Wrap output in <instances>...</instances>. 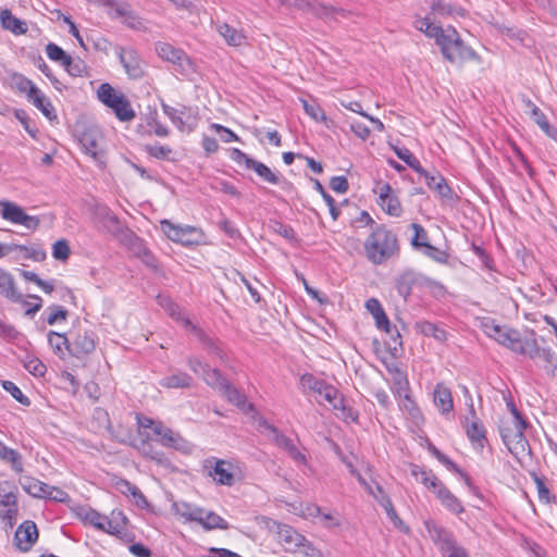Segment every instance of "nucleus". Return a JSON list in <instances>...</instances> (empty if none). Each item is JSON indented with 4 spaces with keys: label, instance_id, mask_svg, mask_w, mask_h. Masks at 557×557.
Wrapping results in <instances>:
<instances>
[{
    "label": "nucleus",
    "instance_id": "nucleus-1",
    "mask_svg": "<svg viewBox=\"0 0 557 557\" xmlns=\"http://www.w3.org/2000/svg\"><path fill=\"white\" fill-rule=\"evenodd\" d=\"M363 249L369 262L381 265L399 255L397 235L385 224H375L363 243Z\"/></svg>",
    "mask_w": 557,
    "mask_h": 557
},
{
    "label": "nucleus",
    "instance_id": "nucleus-2",
    "mask_svg": "<svg viewBox=\"0 0 557 557\" xmlns=\"http://www.w3.org/2000/svg\"><path fill=\"white\" fill-rule=\"evenodd\" d=\"M535 335V332L532 330L530 336L522 337L518 330L510 329L506 332V337L502 346L516 354L529 357L532 360L542 358L546 363L553 367V375H557V358L555 351L549 347H541Z\"/></svg>",
    "mask_w": 557,
    "mask_h": 557
},
{
    "label": "nucleus",
    "instance_id": "nucleus-3",
    "mask_svg": "<svg viewBox=\"0 0 557 557\" xmlns=\"http://www.w3.org/2000/svg\"><path fill=\"white\" fill-rule=\"evenodd\" d=\"M438 48L444 60L449 63L481 62V57L461 39L459 33L453 26H447V34Z\"/></svg>",
    "mask_w": 557,
    "mask_h": 557
},
{
    "label": "nucleus",
    "instance_id": "nucleus-4",
    "mask_svg": "<svg viewBox=\"0 0 557 557\" xmlns=\"http://www.w3.org/2000/svg\"><path fill=\"white\" fill-rule=\"evenodd\" d=\"M528 426L529 422L519 410H515V419L511 423L499 426L500 437L511 454H524L530 449L529 442L524 435Z\"/></svg>",
    "mask_w": 557,
    "mask_h": 557
},
{
    "label": "nucleus",
    "instance_id": "nucleus-5",
    "mask_svg": "<svg viewBox=\"0 0 557 557\" xmlns=\"http://www.w3.org/2000/svg\"><path fill=\"white\" fill-rule=\"evenodd\" d=\"M18 490L8 480L0 481V521L4 528L12 529L18 515Z\"/></svg>",
    "mask_w": 557,
    "mask_h": 557
},
{
    "label": "nucleus",
    "instance_id": "nucleus-6",
    "mask_svg": "<svg viewBox=\"0 0 557 557\" xmlns=\"http://www.w3.org/2000/svg\"><path fill=\"white\" fill-rule=\"evenodd\" d=\"M161 228L169 239L183 246H196L202 242L203 233L190 225H177L168 220L161 221Z\"/></svg>",
    "mask_w": 557,
    "mask_h": 557
},
{
    "label": "nucleus",
    "instance_id": "nucleus-7",
    "mask_svg": "<svg viewBox=\"0 0 557 557\" xmlns=\"http://www.w3.org/2000/svg\"><path fill=\"white\" fill-rule=\"evenodd\" d=\"M433 283V280L409 269L405 270L396 277L395 288L398 295L403 297L404 300H407L416 286H431Z\"/></svg>",
    "mask_w": 557,
    "mask_h": 557
},
{
    "label": "nucleus",
    "instance_id": "nucleus-8",
    "mask_svg": "<svg viewBox=\"0 0 557 557\" xmlns=\"http://www.w3.org/2000/svg\"><path fill=\"white\" fill-rule=\"evenodd\" d=\"M156 50L160 58L176 65L182 74H188L194 70V63L182 49L166 42H159Z\"/></svg>",
    "mask_w": 557,
    "mask_h": 557
},
{
    "label": "nucleus",
    "instance_id": "nucleus-9",
    "mask_svg": "<svg viewBox=\"0 0 557 557\" xmlns=\"http://www.w3.org/2000/svg\"><path fill=\"white\" fill-rule=\"evenodd\" d=\"M97 335L91 330H78L70 339V355L84 358L95 351Z\"/></svg>",
    "mask_w": 557,
    "mask_h": 557
},
{
    "label": "nucleus",
    "instance_id": "nucleus-10",
    "mask_svg": "<svg viewBox=\"0 0 557 557\" xmlns=\"http://www.w3.org/2000/svg\"><path fill=\"white\" fill-rule=\"evenodd\" d=\"M186 329L197 338L202 348L210 355H214L220 360H226V352L222 347V343L207 334L203 330L193 324L189 320H185Z\"/></svg>",
    "mask_w": 557,
    "mask_h": 557
},
{
    "label": "nucleus",
    "instance_id": "nucleus-11",
    "mask_svg": "<svg viewBox=\"0 0 557 557\" xmlns=\"http://www.w3.org/2000/svg\"><path fill=\"white\" fill-rule=\"evenodd\" d=\"M186 329L197 338L202 348L210 355H214L220 360H226V352L222 347V343L207 334L203 330L193 324L189 320H185Z\"/></svg>",
    "mask_w": 557,
    "mask_h": 557
},
{
    "label": "nucleus",
    "instance_id": "nucleus-12",
    "mask_svg": "<svg viewBox=\"0 0 557 557\" xmlns=\"http://www.w3.org/2000/svg\"><path fill=\"white\" fill-rule=\"evenodd\" d=\"M186 329L197 338L202 348L210 355H214L220 360H226V352L222 347V343L207 334L203 330L193 324L189 320H185Z\"/></svg>",
    "mask_w": 557,
    "mask_h": 557
},
{
    "label": "nucleus",
    "instance_id": "nucleus-13",
    "mask_svg": "<svg viewBox=\"0 0 557 557\" xmlns=\"http://www.w3.org/2000/svg\"><path fill=\"white\" fill-rule=\"evenodd\" d=\"M186 329L197 338L202 348L210 355H214L220 360H226V352L222 347V343L207 334L203 330L193 324L189 320H185Z\"/></svg>",
    "mask_w": 557,
    "mask_h": 557
},
{
    "label": "nucleus",
    "instance_id": "nucleus-14",
    "mask_svg": "<svg viewBox=\"0 0 557 557\" xmlns=\"http://www.w3.org/2000/svg\"><path fill=\"white\" fill-rule=\"evenodd\" d=\"M186 329L197 338L202 348L210 355H214L220 360H226V352L222 347V343L207 334L203 330L193 324L189 320H185Z\"/></svg>",
    "mask_w": 557,
    "mask_h": 557
},
{
    "label": "nucleus",
    "instance_id": "nucleus-15",
    "mask_svg": "<svg viewBox=\"0 0 557 557\" xmlns=\"http://www.w3.org/2000/svg\"><path fill=\"white\" fill-rule=\"evenodd\" d=\"M471 422L466 423V434L475 450H482L487 442L486 430L476 416L473 404L469 405Z\"/></svg>",
    "mask_w": 557,
    "mask_h": 557
},
{
    "label": "nucleus",
    "instance_id": "nucleus-16",
    "mask_svg": "<svg viewBox=\"0 0 557 557\" xmlns=\"http://www.w3.org/2000/svg\"><path fill=\"white\" fill-rule=\"evenodd\" d=\"M38 540V529L34 521L22 522L14 534V544L21 552H28Z\"/></svg>",
    "mask_w": 557,
    "mask_h": 557
},
{
    "label": "nucleus",
    "instance_id": "nucleus-17",
    "mask_svg": "<svg viewBox=\"0 0 557 557\" xmlns=\"http://www.w3.org/2000/svg\"><path fill=\"white\" fill-rule=\"evenodd\" d=\"M377 205L391 216H400L403 213L401 203L388 183L380 186Z\"/></svg>",
    "mask_w": 557,
    "mask_h": 557
},
{
    "label": "nucleus",
    "instance_id": "nucleus-18",
    "mask_svg": "<svg viewBox=\"0 0 557 557\" xmlns=\"http://www.w3.org/2000/svg\"><path fill=\"white\" fill-rule=\"evenodd\" d=\"M119 59L128 77L138 79L144 76L141 60L136 50L120 47Z\"/></svg>",
    "mask_w": 557,
    "mask_h": 557
},
{
    "label": "nucleus",
    "instance_id": "nucleus-19",
    "mask_svg": "<svg viewBox=\"0 0 557 557\" xmlns=\"http://www.w3.org/2000/svg\"><path fill=\"white\" fill-rule=\"evenodd\" d=\"M278 542L284 546L285 550L294 552L304 544L305 536L298 533L293 527L274 522Z\"/></svg>",
    "mask_w": 557,
    "mask_h": 557
},
{
    "label": "nucleus",
    "instance_id": "nucleus-20",
    "mask_svg": "<svg viewBox=\"0 0 557 557\" xmlns=\"http://www.w3.org/2000/svg\"><path fill=\"white\" fill-rule=\"evenodd\" d=\"M267 429L273 433V441L274 443L287 451L288 456L296 461L297 463H306L307 458L305 454H302L296 445L293 443V441L284 435L274 425H267Z\"/></svg>",
    "mask_w": 557,
    "mask_h": 557
},
{
    "label": "nucleus",
    "instance_id": "nucleus-21",
    "mask_svg": "<svg viewBox=\"0 0 557 557\" xmlns=\"http://www.w3.org/2000/svg\"><path fill=\"white\" fill-rule=\"evenodd\" d=\"M424 524L430 537L435 544L440 545V549L443 554L448 550L450 546L456 544L453 534L445 528L434 521H425Z\"/></svg>",
    "mask_w": 557,
    "mask_h": 557
},
{
    "label": "nucleus",
    "instance_id": "nucleus-22",
    "mask_svg": "<svg viewBox=\"0 0 557 557\" xmlns=\"http://www.w3.org/2000/svg\"><path fill=\"white\" fill-rule=\"evenodd\" d=\"M0 295L13 302H22L23 295L16 289L13 275L0 268Z\"/></svg>",
    "mask_w": 557,
    "mask_h": 557
},
{
    "label": "nucleus",
    "instance_id": "nucleus-23",
    "mask_svg": "<svg viewBox=\"0 0 557 557\" xmlns=\"http://www.w3.org/2000/svg\"><path fill=\"white\" fill-rule=\"evenodd\" d=\"M366 308L374 318L376 327L392 335V325L381 302L376 298H370L366 301Z\"/></svg>",
    "mask_w": 557,
    "mask_h": 557
},
{
    "label": "nucleus",
    "instance_id": "nucleus-24",
    "mask_svg": "<svg viewBox=\"0 0 557 557\" xmlns=\"http://www.w3.org/2000/svg\"><path fill=\"white\" fill-rule=\"evenodd\" d=\"M159 384L164 388H190L195 385V380L187 372L177 370L170 375L163 376Z\"/></svg>",
    "mask_w": 557,
    "mask_h": 557
},
{
    "label": "nucleus",
    "instance_id": "nucleus-25",
    "mask_svg": "<svg viewBox=\"0 0 557 557\" xmlns=\"http://www.w3.org/2000/svg\"><path fill=\"white\" fill-rule=\"evenodd\" d=\"M249 170H253L264 182L273 184V185H284V187L290 188L293 185L290 182L281 177L278 174L274 173L267 164L257 161H250Z\"/></svg>",
    "mask_w": 557,
    "mask_h": 557
},
{
    "label": "nucleus",
    "instance_id": "nucleus-26",
    "mask_svg": "<svg viewBox=\"0 0 557 557\" xmlns=\"http://www.w3.org/2000/svg\"><path fill=\"white\" fill-rule=\"evenodd\" d=\"M154 434L160 436L159 442L165 447L180 450L183 449L186 444L185 440L178 433L165 428L163 423L156 425Z\"/></svg>",
    "mask_w": 557,
    "mask_h": 557
},
{
    "label": "nucleus",
    "instance_id": "nucleus-27",
    "mask_svg": "<svg viewBox=\"0 0 557 557\" xmlns=\"http://www.w3.org/2000/svg\"><path fill=\"white\" fill-rule=\"evenodd\" d=\"M410 474L416 479L420 476L421 483L434 494L444 485L431 470H426L418 465L410 466Z\"/></svg>",
    "mask_w": 557,
    "mask_h": 557
},
{
    "label": "nucleus",
    "instance_id": "nucleus-28",
    "mask_svg": "<svg viewBox=\"0 0 557 557\" xmlns=\"http://www.w3.org/2000/svg\"><path fill=\"white\" fill-rule=\"evenodd\" d=\"M423 178L428 187L432 190H435L440 197L445 199H453V189L447 184L444 176L441 175L438 172H435L434 174L429 173Z\"/></svg>",
    "mask_w": 557,
    "mask_h": 557
},
{
    "label": "nucleus",
    "instance_id": "nucleus-29",
    "mask_svg": "<svg viewBox=\"0 0 557 557\" xmlns=\"http://www.w3.org/2000/svg\"><path fill=\"white\" fill-rule=\"evenodd\" d=\"M0 460L9 463L10 468L16 474H21L24 471L23 456L15 449L7 446L0 441Z\"/></svg>",
    "mask_w": 557,
    "mask_h": 557
},
{
    "label": "nucleus",
    "instance_id": "nucleus-30",
    "mask_svg": "<svg viewBox=\"0 0 557 557\" xmlns=\"http://www.w3.org/2000/svg\"><path fill=\"white\" fill-rule=\"evenodd\" d=\"M164 114L171 120V122L180 129L184 131L187 122L190 117V109L182 106L181 109L173 108L164 102L161 104Z\"/></svg>",
    "mask_w": 557,
    "mask_h": 557
},
{
    "label": "nucleus",
    "instance_id": "nucleus-31",
    "mask_svg": "<svg viewBox=\"0 0 557 557\" xmlns=\"http://www.w3.org/2000/svg\"><path fill=\"white\" fill-rule=\"evenodd\" d=\"M220 36L223 37L225 42L232 47H240L246 42V36L242 30L234 28L227 23H220L215 27Z\"/></svg>",
    "mask_w": 557,
    "mask_h": 557
},
{
    "label": "nucleus",
    "instance_id": "nucleus-32",
    "mask_svg": "<svg viewBox=\"0 0 557 557\" xmlns=\"http://www.w3.org/2000/svg\"><path fill=\"white\" fill-rule=\"evenodd\" d=\"M0 21L2 27L14 35H23L28 30L26 22L14 16L9 9L0 11Z\"/></svg>",
    "mask_w": 557,
    "mask_h": 557
},
{
    "label": "nucleus",
    "instance_id": "nucleus-33",
    "mask_svg": "<svg viewBox=\"0 0 557 557\" xmlns=\"http://www.w3.org/2000/svg\"><path fill=\"white\" fill-rule=\"evenodd\" d=\"M435 495L441 504L450 512L460 515L465 511L461 502L446 487L445 484L436 491Z\"/></svg>",
    "mask_w": 557,
    "mask_h": 557
},
{
    "label": "nucleus",
    "instance_id": "nucleus-34",
    "mask_svg": "<svg viewBox=\"0 0 557 557\" xmlns=\"http://www.w3.org/2000/svg\"><path fill=\"white\" fill-rule=\"evenodd\" d=\"M20 483L27 494L37 498H46L48 492L51 491V485L32 476L23 478Z\"/></svg>",
    "mask_w": 557,
    "mask_h": 557
},
{
    "label": "nucleus",
    "instance_id": "nucleus-35",
    "mask_svg": "<svg viewBox=\"0 0 557 557\" xmlns=\"http://www.w3.org/2000/svg\"><path fill=\"white\" fill-rule=\"evenodd\" d=\"M219 392L227 399V401L236 407L240 409H252V405L247 403L245 394L228 381L224 383L223 387Z\"/></svg>",
    "mask_w": 557,
    "mask_h": 557
},
{
    "label": "nucleus",
    "instance_id": "nucleus-36",
    "mask_svg": "<svg viewBox=\"0 0 557 557\" xmlns=\"http://www.w3.org/2000/svg\"><path fill=\"white\" fill-rule=\"evenodd\" d=\"M434 404L443 414L449 413L454 409L451 392L442 383L435 386Z\"/></svg>",
    "mask_w": 557,
    "mask_h": 557
},
{
    "label": "nucleus",
    "instance_id": "nucleus-37",
    "mask_svg": "<svg viewBox=\"0 0 557 557\" xmlns=\"http://www.w3.org/2000/svg\"><path fill=\"white\" fill-rule=\"evenodd\" d=\"M175 515L184 518L185 521H201L202 509L201 507L190 505L186 502H175L172 505Z\"/></svg>",
    "mask_w": 557,
    "mask_h": 557
},
{
    "label": "nucleus",
    "instance_id": "nucleus-38",
    "mask_svg": "<svg viewBox=\"0 0 557 557\" xmlns=\"http://www.w3.org/2000/svg\"><path fill=\"white\" fill-rule=\"evenodd\" d=\"M414 327L422 335L433 337L440 343L447 341V332L436 323L422 320L417 321Z\"/></svg>",
    "mask_w": 557,
    "mask_h": 557
},
{
    "label": "nucleus",
    "instance_id": "nucleus-39",
    "mask_svg": "<svg viewBox=\"0 0 557 557\" xmlns=\"http://www.w3.org/2000/svg\"><path fill=\"white\" fill-rule=\"evenodd\" d=\"M226 465L225 460L216 459L214 467L209 471V475L220 485L232 486L235 479L230 469L225 468Z\"/></svg>",
    "mask_w": 557,
    "mask_h": 557
},
{
    "label": "nucleus",
    "instance_id": "nucleus-40",
    "mask_svg": "<svg viewBox=\"0 0 557 557\" xmlns=\"http://www.w3.org/2000/svg\"><path fill=\"white\" fill-rule=\"evenodd\" d=\"M100 133L97 129L88 128L85 129L79 136V143L84 151L90 154L94 159L98 157V140Z\"/></svg>",
    "mask_w": 557,
    "mask_h": 557
},
{
    "label": "nucleus",
    "instance_id": "nucleus-41",
    "mask_svg": "<svg viewBox=\"0 0 557 557\" xmlns=\"http://www.w3.org/2000/svg\"><path fill=\"white\" fill-rule=\"evenodd\" d=\"M278 2L287 8H297L299 10H309L313 11L317 14L321 15H327L331 11H333L332 8H329L323 4L319 3H311L307 0H278Z\"/></svg>",
    "mask_w": 557,
    "mask_h": 557
},
{
    "label": "nucleus",
    "instance_id": "nucleus-42",
    "mask_svg": "<svg viewBox=\"0 0 557 557\" xmlns=\"http://www.w3.org/2000/svg\"><path fill=\"white\" fill-rule=\"evenodd\" d=\"M32 103L49 120H57L55 110L51 101L40 91L37 90L29 99Z\"/></svg>",
    "mask_w": 557,
    "mask_h": 557
},
{
    "label": "nucleus",
    "instance_id": "nucleus-43",
    "mask_svg": "<svg viewBox=\"0 0 557 557\" xmlns=\"http://www.w3.org/2000/svg\"><path fill=\"white\" fill-rule=\"evenodd\" d=\"M198 523L205 529V530H213V529H220V530H227L230 528L228 522L223 519L221 516L213 511H207L202 509L201 515V521H198Z\"/></svg>",
    "mask_w": 557,
    "mask_h": 557
},
{
    "label": "nucleus",
    "instance_id": "nucleus-44",
    "mask_svg": "<svg viewBox=\"0 0 557 557\" xmlns=\"http://www.w3.org/2000/svg\"><path fill=\"white\" fill-rule=\"evenodd\" d=\"M121 96H123V94L116 91L109 83H102L97 90L98 99L110 109L116 104Z\"/></svg>",
    "mask_w": 557,
    "mask_h": 557
},
{
    "label": "nucleus",
    "instance_id": "nucleus-45",
    "mask_svg": "<svg viewBox=\"0 0 557 557\" xmlns=\"http://www.w3.org/2000/svg\"><path fill=\"white\" fill-rule=\"evenodd\" d=\"M317 394L326 403H329L334 409L344 408V400L338 391L326 382L321 386Z\"/></svg>",
    "mask_w": 557,
    "mask_h": 557
},
{
    "label": "nucleus",
    "instance_id": "nucleus-46",
    "mask_svg": "<svg viewBox=\"0 0 557 557\" xmlns=\"http://www.w3.org/2000/svg\"><path fill=\"white\" fill-rule=\"evenodd\" d=\"M11 84L18 92L26 94L28 99L39 89L33 81L18 73L12 75Z\"/></svg>",
    "mask_w": 557,
    "mask_h": 557
},
{
    "label": "nucleus",
    "instance_id": "nucleus-47",
    "mask_svg": "<svg viewBox=\"0 0 557 557\" xmlns=\"http://www.w3.org/2000/svg\"><path fill=\"white\" fill-rule=\"evenodd\" d=\"M48 343L58 356H63L65 351L70 354V338L65 334L54 331L48 332Z\"/></svg>",
    "mask_w": 557,
    "mask_h": 557
},
{
    "label": "nucleus",
    "instance_id": "nucleus-48",
    "mask_svg": "<svg viewBox=\"0 0 557 557\" xmlns=\"http://www.w3.org/2000/svg\"><path fill=\"white\" fill-rule=\"evenodd\" d=\"M1 216L2 219L10 221L11 223L18 224L22 215L24 214V210L22 207L16 205L15 202L2 200L0 201Z\"/></svg>",
    "mask_w": 557,
    "mask_h": 557
},
{
    "label": "nucleus",
    "instance_id": "nucleus-49",
    "mask_svg": "<svg viewBox=\"0 0 557 557\" xmlns=\"http://www.w3.org/2000/svg\"><path fill=\"white\" fill-rule=\"evenodd\" d=\"M115 116L122 122L132 121L135 117V112L131 106L129 100L123 95L120 100L112 107Z\"/></svg>",
    "mask_w": 557,
    "mask_h": 557
},
{
    "label": "nucleus",
    "instance_id": "nucleus-50",
    "mask_svg": "<svg viewBox=\"0 0 557 557\" xmlns=\"http://www.w3.org/2000/svg\"><path fill=\"white\" fill-rule=\"evenodd\" d=\"M201 377L207 385L218 391H220L223 387L224 383L227 382V380L222 375L220 370L211 368L210 366L206 368V371L203 372Z\"/></svg>",
    "mask_w": 557,
    "mask_h": 557
},
{
    "label": "nucleus",
    "instance_id": "nucleus-51",
    "mask_svg": "<svg viewBox=\"0 0 557 557\" xmlns=\"http://www.w3.org/2000/svg\"><path fill=\"white\" fill-rule=\"evenodd\" d=\"M531 117L536 123V125L544 132L545 135L555 140L557 139V128L549 124L546 115L540 108L533 109Z\"/></svg>",
    "mask_w": 557,
    "mask_h": 557
},
{
    "label": "nucleus",
    "instance_id": "nucleus-52",
    "mask_svg": "<svg viewBox=\"0 0 557 557\" xmlns=\"http://www.w3.org/2000/svg\"><path fill=\"white\" fill-rule=\"evenodd\" d=\"M509 330L510 327L498 325L493 320L483 323L484 333L500 345H503L506 332Z\"/></svg>",
    "mask_w": 557,
    "mask_h": 557
},
{
    "label": "nucleus",
    "instance_id": "nucleus-53",
    "mask_svg": "<svg viewBox=\"0 0 557 557\" xmlns=\"http://www.w3.org/2000/svg\"><path fill=\"white\" fill-rule=\"evenodd\" d=\"M411 228L413 230L414 234L410 240V244L413 249L421 251L423 248H426V246L430 245L428 232L422 225L418 223H412Z\"/></svg>",
    "mask_w": 557,
    "mask_h": 557
},
{
    "label": "nucleus",
    "instance_id": "nucleus-54",
    "mask_svg": "<svg viewBox=\"0 0 557 557\" xmlns=\"http://www.w3.org/2000/svg\"><path fill=\"white\" fill-rule=\"evenodd\" d=\"M11 252L20 251L25 259H32L34 261H42L46 259V251L41 248L28 247L25 245L10 244Z\"/></svg>",
    "mask_w": 557,
    "mask_h": 557
},
{
    "label": "nucleus",
    "instance_id": "nucleus-55",
    "mask_svg": "<svg viewBox=\"0 0 557 557\" xmlns=\"http://www.w3.org/2000/svg\"><path fill=\"white\" fill-rule=\"evenodd\" d=\"M431 10L433 13L440 14V15H463L465 10L461 8H456L449 3H446L444 1L437 0L434 1L431 4Z\"/></svg>",
    "mask_w": 557,
    "mask_h": 557
},
{
    "label": "nucleus",
    "instance_id": "nucleus-56",
    "mask_svg": "<svg viewBox=\"0 0 557 557\" xmlns=\"http://www.w3.org/2000/svg\"><path fill=\"white\" fill-rule=\"evenodd\" d=\"M392 392L398 398H401L406 394H410L409 381L405 373L399 374L398 376H393Z\"/></svg>",
    "mask_w": 557,
    "mask_h": 557
},
{
    "label": "nucleus",
    "instance_id": "nucleus-57",
    "mask_svg": "<svg viewBox=\"0 0 557 557\" xmlns=\"http://www.w3.org/2000/svg\"><path fill=\"white\" fill-rule=\"evenodd\" d=\"M3 389L8 392L16 401H18L23 406H29L30 400L27 396H25L20 387L12 381H2L1 383Z\"/></svg>",
    "mask_w": 557,
    "mask_h": 557
},
{
    "label": "nucleus",
    "instance_id": "nucleus-58",
    "mask_svg": "<svg viewBox=\"0 0 557 557\" xmlns=\"http://www.w3.org/2000/svg\"><path fill=\"white\" fill-rule=\"evenodd\" d=\"M117 516L121 517L123 524L119 522H113L112 519L104 516V521H102L103 528H99L98 530L107 532L111 535H119L120 533H122V531L124 530V524L127 519L121 511L117 512Z\"/></svg>",
    "mask_w": 557,
    "mask_h": 557
},
{
    "label": "nucleus",
    "instance_id": "nucleus-59",
    "mask_svg": "<svg viewBox=\"0 0 557 557\" xmlns=\"http://www.w3.org/2000/svg\"><path fill=\"white\" fill-rule=\"evenodd\" d=\"M403 398L401 408L405 409L409 416L416 421H422L423 417L422 413L417 405V403L412 399L410 394H406Z\"/></svg>",
    "mask_w": 557,
    "mask_h": 557
},
{
    "label": "nucleus",
    "instance_id": "nucleus-60",
    "mask_svg": "<svg viewBox=\"0 0 557 557\" xmlns=\"http://www.w3.org/2000/svg\"><path fill=\"white\" fill-rule=\"evenodd\" d=\"M301 102H302V107H304V110L305 112L315 122H325L326 121V116H325V113L323 111V109L314 103V102H309L307 100H304L301 99Z\"/></svg>",
    "mask_w": 557,
    "mask_h": 557
},
{
    "label": "nucleus",
    "instance_id": "nucleus-61",
    "mask_svg": "<svg viewBox=\"0 0 557 557\" xmlns=\"http://www.w3.org/2000/svg\"><path fill=\"white\" fill-rule=\"evenodd\" d=\"M426 37L429 38H433L435 40V44L437 46L441 45V42L443 41V39L445 38L446 34H447V27L446 28H443L442 26L440 25H435L433 24L432 22H430L424 28H423V32H422Z\"/></svg>",
    "mask_w": 557,
    "mask_h": 557
},
{
    "label": "nucleus",
    "instance_id": "nucleus-62",
    "mask_svg": "<svg viewBox=\"0 0 557 557\" xmlns=\"http://www.w3.org/2000/svg\"><path fill=\"white\" fill-rule=\"evenodd\" d=\"M24 368L35 376H44L47 372L45 363L36 357H28L24 361Z\"/></svg>",
    "mask_w": 557,
    "mask_h": 557
},
{
    "label": "nucleus",
    "instance_id": "nucleus-63",
    "mask_svg": "<svg viewBox=\"0 0 557 557\" xmlns=\"http://www.w3.org/2000/svg\"><path fill=\"white\" fill-rule=\"evenodd\" d=\"M71 248L66 239H59L52 246V256L55 260L65 261L69 259Z\"/></svg>",
    "mask_w": 557,
    "mask_h": 557
},
{
    "label": "nucleus",
    "instance_id": "nucleus-64",
    "mask_svg": "<svg viewBox=\"0 0 557 557\" xmlns=\"http://www.w3.org/2000/svg\"><path fill=\"white\" fill-rule=\"evenodd\" d=\"M146 152L158 160H169L172 149L169 146L161 145H146Z\"/></svg>",
    "mask_w": 557,
    "mask_h": 557
}]
</instances>
